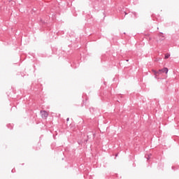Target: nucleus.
<instances>
[{
    "label": "nucleus",
    "mask_w": 179,
    "mask_h": 179,
    "mask_svg": "<svg viewBox=\"0 0 179 179\" xmlns=\"http://www.w3.org/2000/svg\"><path fill=\"white\" fill-rule=\"evenodd\" d=\"M154 73H155V79H157V73H161L162 72V73H169V69L167 67H164L162 69H159L158 71H153Z\"/></svg>",
    "instance_id": "nucleus-1"
},
{
    "label": "nucleus",
    "mask_w": 179,
    "mask_h": 179,
    "mask_svg": "<svg viewBox=\"0 0 179 179\" xmlns=\"http://www.w3.org/2000/svg\"><path fill=\"white\" fill-rule=\"evenodd\" d=\"M40 113L42 118L44 120H47V118H48V112L46 110H41Z\"/></svg>",
    "instance_id": "nucleus-2"
},
{
    "label": "nucleus",
    "mask_w": 179,
    "mask_h": 179,
    "mask_svg": "<svg viewBox=\"0 0 179 179\" xmlns=\"http://www.w3.org/2000/svg\"><path fill=\"white\" fill-rule=\"evenodd\" d=\"M169 58H170V54L166 53V54L165 55L164 59H169Z\"/></svg>",
    "instance_id": "nucleus-3"
},
{
    "label": "nucleus",
    "mask_w": 179,
    "mask_h": 179,
    "mask_svg": "<svg viewBox=\"0 0 179 179\" xmlns=\"http://www.w3.org/2000/svg\"><path fill=\"white\" fill-rule=\"evenodd\" d=\"M90 113H93L94 111V108H90Z\"/></svg>",
    "instance_id": "nucleus-4"
},
{
    "label": "nucleus",
    "mask_w": 179,
    "mask_h": 179,
    "mask_svg": "<svg viewBox=\"0 0 179 179\" xmlns=\"http://www.w3.org/2000/svg\"><path fill=\"white\" fill-rule=\"evenodd\" d=\"M68 121H69V117L66 118V122H68Z\"/></svg>",
    "instance_id": "nucleus-5"
},
{
    "label": "nucleus",
    "mask_w": 179,
    "mask_h": 179,
    "mask_svg": "<svg viewBox=\"0 0 179 179\" xmlns=\"http://www.w3.org/2000/svg\"><path fill=\"white\" fill-rule=\"evenodd\" d=\"M117 156H118V154H116V155H115V157H117Z\"/></svg>",
    "instance_id": "nucleus-6"
},
{
    "label": "nucleus",
    "mask_w": 179,
    "mask_h": 179,
    "mask_svg": "<svg viewBox=\"0 0 179 179\" xmlns=\"http://www.w3.org/2000/svg\"><path fill=\"white\" fill-rule=\"evenodd\" d=\"M125 15H127V13L124 12Z\"/></svg>",
    "instance_id": "nucleus-7"
}]
</instances>
